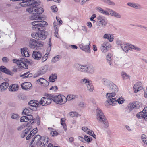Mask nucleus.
<instances>
[{"mask_svg":"<svg viewBox=\"0 0 147 147\" xmlns=\"http://www.w3.org/2000/svg\"><path fill=\"white\" fill-rule=\"evenodd\" d=\"M20 4L21 6L23 7L29 6H31L30 8H28L26 9L27 12L33 14L30 18L31 20L41 19V17L39 16V15L43 12L44 10L41 7H36L40 5V2H37L34 0H31L26 1H22Z\"/></svg>","mask_w":147,"mask_h":147,"instance_id":"nucleus-1","label":"nucleus"},{"mask_svg":"<svg viewBox=\"0 0 147 147\" xmlns=\"http://www.w3.org/2000/svg\"><path fill=\"white\" fill-rule=\"evenodd\" d=\"M41 17V19L36 20L37 21H34L31 22L32 28L33 30L40 31V28L45 27L47 26L48 23L46 21L40 20H42V18Z\"/></svg>","mask_w":147,"mask_h":147,"instance_id":"nucleus-2","label":"nucleus"},{"mask_svg":"<svg viewBox=\"0 0 147 147\" xmlns=\"http://www.w3.org/2000/svg\"><path fill=\"white\" fill-rule=\"evenodd\" d=\"M49 97L57 104H63L66 102V98L63 95L54 96L52 94H49Z\"/></svg>","mask_w":147,"mask_h":147,"instance_id":"nucleus-3","label":"nucleus"},{"mask_svg":"<svg viewBox=\"0 0 147 147\" xmlns=\"http://www.w3.org/2000/svg\"><path fill=\"white\" fill-rule=\"evenodd\" d=\"M13 62L16 63L17 65H19L20 67L24 68L27 69L28 65L30 64L31 62L28 60L24 58H21L19 60L14 59Z\"/></svg>","mask_w":147,"mask_h":147,"instance_id":"nucleus-4","label":"nucleus"},{"mask_svg":"<svg viewBox=\"0 0 147 147\" xmlns=\"http://www.w3.org/2000/svg\"><path fill=\"white\" fill-rule=\"evenodd\" d=\"M96 20V25L99 27H104L108 23L107 20L105 16L102 15L98 16Z\"/></svg>","mask_w":147,"mask_h":147,"instance_id":"nucleus-5","label":"nucleus"},{"mask_svg":"<svg viewBox=\"0 0 147 147\" xmlns=\"http://www.w3.org/2000/svg\"><path fill=\"white\" fill-rule=\"evenodd\" d=\"M47 32L45 30L41 31L38 32L33 33L31 36L34 38L39 40H44L46 38Z\"/></svg>","mask_w":147,"mask_h":147,"instance_id":"nucleus-6","label":"nucleus"},{"mask_svg":"<svg viewBox=\"0 0 147 147\" xmlns=\"http://www.w3.org/2000/svg\"><path fill=\"white\" fill-rule=\"evenodd\" d=\"M116 95L114 93H107L106 95V98L107 99L106 102L111 105H115V103L117 101L116 98L114 97Z\"/></svg>","mask_w":147,"mask_h":147,"instance_id":"nucleus-7","label":"nucleus"},{"mask_svg":"<svg viewBox=\"0 0 147 147\" xmlns=\"http://www.w3.org/2000/svg\"><path fill=\"white\" fill-rule=\"evenodd\" d=\"M43 43L36 41L33 39H30L29 42V45L31 48H35L38 47H42L43 46Z\"/></svg>","mask_w":147,"mask_h":147,"instance_id":"nucleus-8","label":"nucleus"},{"mask_svg":"<svg viewBox=\"0 0 147 147\" xmlns=\"http://www.w3.org/2000/svg\"><path fill=\"white\" fill-rule=\"evenodd\" d=\"M49 94H47V97H43L39 101L40 106H46L50 104L51 102V98L49 97Z\"/></svg>","mask_w":147,"mask_h":147,"instance_id":"nucleus-9","label":"nucleus"},{"mask_svg":"<svg viewBox=\"0 0 147 147\" xmlns=\"http://www.w3.org/2000/svg\"><path fill=\"white\" fill-rule=\"evenodd\" d=\"M96 119L99 122L103 121L106 118L101 110L99 108H97L96 110Z\"/></svg>","mask_w":147,"mask_h":147,"instance_id":"nucleus-10","label":"nucleus"},{"mask_svg":"<svg viewBox=\"0 0 147 147\" xmlns=\"http://www.w3.org/2000/svg\"><path fill=\"white\" fill-rule=\"evenodd\" d=\"M90 45V42L88 41L87 45L81 44L80 45L79 47L81 49L87 53H90V48L89 45Z\"/></svg>","mask_w":147,"mask_h":147,"instance_id":"nucleus-11","label":"nucleus"},{"mask_svg":"<svg viewBox=\"0 0 147 147\" xmlns=\"http://www.w3.org/2000/svg\"><path fill=\"white\" fill-rule=\"evenodd\" d=\"M111 45L108 42H105L101 45V49L102 52L105 53L111 47Z\"/></svg>","mask_w":147,"mask_h":147,"instance_id":"nucleus-12","label":"nucleus"},{"mask_svg":"<svg viewBox=\"0 0 147 147\" xmlns=\"http://www.w3.org/2000/svg\"><path fill=\"white\" fill-rule=\"evenodd\" d=\"M127 5L128 6L138 10H141L142 8L140 4L135 2H128L127 3Z\"/></svg>","mask_w":147,"mask_h":147,"instance_id":"nucleus-13","label":"nucleus"},{"mask_svg":"<svg viewBox=\"0 0 147 147\" xmlns=\"http://www.w3.org/2000/svg\"><path fill=\"white\" fill-rule=\"evenodd\" d=\"M9 85V83L7 82H5L2 83L0 85V92H5L7 90Z\"/></svg>","mask_w":147,"mask_h":147,"instance_id":"nucleus-14","label":"nucleus"},{"mask_svg":"<svg viewBox=\"0 0 147 147\" xmlns=\"http://www.w3.org/2000/svg\"><path fill=\"white\" fill-rule=\"evenodd\" d=\"M86 65H81L79 64L76 63L74 65V67L77 70L82 72H85Z\"/></svg>","mask_w":147,"mask_h":147,"instance_id":"nucleus-15","label":"nucleus"},{"mask_svg":"<svg viewBox=\"0 0 147 147\" xmlns=\"http://www.w3.org/2000/svg\"><path fill=\"white\" fill-rule=\"evenodd\" d=\"M142 83L141 82H138L134 85V92L135 93L138 92L139 90H142L143 88L142 86Z\"/></svg>","mask_w":147,"mask_h":147,"instance_id":"nucleus-16","label":"nucleus"},{"mask_svg":"<svg viewBox=\"0 0 147 147\" xmlns=\"http://www.w3.org/2000/svg\"><path fill=\"white\" fill-rule=\"evenodd\" d=\"M42 56L41 53L39 51H33L32 57L36 60H40Z\"/></svg>","mask_w":147,"mask_h":147,"instance_id":"nucleus-17","label":"nucleus"},{"mask_svg":"<svg viewBox=\"0 0 147 147\" xmlns=\"http://www.w3.org/2000/svg\"><path fill=\"white\" fill-rule=\"evenodd\" d=\"M109 87V89L111 91L110 92L115 93L116 94L118 91V88L116 85L113 83H111V84Z\"/></svg>","mask_w":147,"mask_h":147,"instance_id":"nucleus-18","label":"nucleus"},{"mask_svg":"<svg viewBox=\"0 0 147 147\" xmlns=\"http://www.w3.org/2000/svg\"><path fill=\"white\" fill-rule=\"evenodd\" d=\"M32 85L30 82H26L23 83L21 84V87L22 89L25 90H29L32 88Z\"/></svg>","mask_w":147,"mask_h":147,"instance_id":"nucleus-19","label":"nucleus"},{"mask_svg":"<svg viewBox=\"0 0 147 147\" xmlns=\"http://www.w3.org/2000/svg\"><path fill=\"white\" fill-rule=\"evenodd\" d=\"M36 82L39 84H41L44 86H47L49 84V82L43 78H40L38 79Z\"/></svg>","mask_w":147,"mask_h":147,"instance_id":"nucleus-20","label":"nucleus"},{"mask_svg":"<svg viewBox=\"0 0 147 147\" xmlns=\"http://www.w3.org/2000/svg\"><path fill=\"white\" fill-rule=\"evenodd\" d=\"M137 117L139 118H144L146 120H147V112L145 113L142 111V112L139 113L136 115Z\"/></svg>","mask_w":147,"mask_h":147,"instance_id":"nucleus-21","label":"nucleus"},{"mask_svg":"<svg viewBox=\"0 0 147 147\" xmlns=\"http://www.w3.org/2000/svg\"><path fill=\"white\" fill-rule=\"evenodd\" d=\"M121 47L123 51L127 53L129 50H130V44L128 43H122L121 44Z\"/></svg>","mask_w":147,"mask_h":147,"instance_id":"nucleus-22","label":"nucleus"},{"mask_svg":"<svg viewBox=\"0 0 147 147\" xmlns=\"http://www.w3.org/2000/svg\"><path fill=\"white\" fill-rule=\"evenodd\" d=\"M106 59L107 62L111 65L112 64V60L113 59L112 53H108L106 57Z\"/></svg>","mask_w":147,"mask_h":147,"instance_id":"nucleus-23","label":"nucleus"},{"mask_svg":"<svg viewBox=\"0 0 147 147\" xmlns=\"http://www.w3.org/2000/svg\"><path fill=\"white\" fill-rule=\"evenodd\" d=\"M0 70L2 72L6 74L11 76L13 75V74L10 71L7 69L4 66H2L0 67Z\"/></svg>","mask_w":147,"mask_h":147,"instance_id":"nucleus-24","label":"nucleus"},{"mask_svg":"<svg viewBox=\"0 0 147 147\" xmlns=\"http://www.w3.org/2000/svg\"><path fill=\"white\" fill-rule=\"evenodd\" d=\"M110 15L117 18L120 19L121 18V14L113 10H110Z\"/></svg>","mask_w":147,"mask_h":147,"instance_id":"nucleus-25","label":"nucleus"},{"mask_svg":"<svg viewBox=\"0 0 147 147\" xmlns=\"http://www.w3.org/2000/svg\"><path fill=\"white\" fill-rule=\"evenodd\" d=\"M19 86L17 84H13L10 85L9 88V91L14 92L18 90Z\"/></svg>","mask_w":147,"mask_h":147,"instance_id":"nucleus-26","label":"nucleus"},{"mask_svg":"<svg viewBox=\"0 0 147 147\" xmlns=\"http://www.w3.org/2000/svg\"><path fill=\"white\" fill-rule=\"evenodd\" d=\"M85 73L89 74H92L94 72V68L92 66H89L86 65Z\"/></svg>","mask_w":147,"mask_h":147,"instance_id":"nucleus-27","label":"nucleus"},{"mask_svg":"<svg viewBox=\"0 0 147 147\" xmlns=\"http://www.w3.org/2000/svg\"><path fill=\"white\" fill-rule=\"evenodd\" d=\"M21 53L22 55L25 57H28L30 55L28 52V49L26 48H23L21 49Z\"/></svg>","mask_w":147,"mask_h":147,"instance_id":"nucleus-28","label":"nucleus"},{"mask_svg":"<svg viewBox=\"0 0 147 147\" xmlns=\"http://www.w3.org/2000/svg\"><path fill=\"white\" fill-rule=\"evenodd\" d=\"M48 131L50 132V135L52 137H55L59 134L58 133L52 128L48 127Z\"/></svg>","mask_w":147,"mask_h":147,"instance_id":"nucleus-29","label":"nucleus"},{"mask_svg":"<svg viewBox=\"0 0 147 147\" xmlns=\"http://www.w3.org/2000/svg\"><path fill=\"white\" fill-rule=\"evenodd\" d=\"M28 104L30 106L33 107H36L40 106L39 102L38 101L36 100H32L30 101Z\"/></svg>","mask_w":147,"mask_h":147,"instance_id":"nucleus-30","label":"nucleus"},{"mask_svg":"<svg viewBox=\"0 0 147 147\" xmlns=\"http://www.w3.org/2000/svg\"><path fill=\"white\" fill-rule=\"evenodd\" d=\"M42 137L39 135H37L35 136L33 138L32 142H34V143L36 144L38 142L40 141L41 140Z\"/></svg>","mask_w":147,"mask_h":147,"instance_id":"nucleus-31","label":"nucleus"},{"mask_svg":"<svg viewBox=\"0 0 147 147\" xmlns=\"http://www.w3.org/2000/svg\"><path fill=\"white\" fill-rule=\"evenodd\" d=\"M96 9L98 11L103 14L106 15H109V13L107 11H105L103 9L100 7H96Z\"/></svg>","mask_w":147,"mask_h":147,"instance_id":"nucleus-32","label":"nucleus"},{"mask_svg":"<svg viewBox=\"0 0 147 147\" xmlns=\"http://www.w3.org/2000/svg\"><path fill=\"white\" fill-rule=\"evenodd\" d=\"M61 58V55H57L55 56L52 59L51 62L52 63H56Z\"/></svg>","mask_w":147,"mask_h":147,"instance_id":"nucleus-33","label":"nucleus"},{"mask_svg":"<svg viewBox=\"0 0 147 147\" xmlns=\"http://www.w3.org/2000/svg\"><path fill=\"white\" fill-rule=\"evenodd\" d=\"M102 83L105 86H110L111 83L112 82L109 80L106 79H103L102 80Z\"/></svg>","mask_w":147,"mask_h":147,"instance_id":"nucleus-34","label":"nucleus"},{"mask_svg":"<svg viewBox=\"0 0 147 147\" xmlns=\"http://www.w3.org/2000/svg\"><path fill=\"white\" fill-rule=\"evenodd\" d=\"M78 96L76 95L73 94H69L67 96V98H66V102L67 100L69 101H71L72 100L75 99L77 98Z\"/></svg>","mask_w":147,"mask_h":147,"instance_id":"nucleus-35","label":"nucleus"},{"mask_svg":"<svg viewBox=\"0 0 147 147\" xmlns=\"http://www.w3.org/2000/svg\"><path fill=\"white\" fill-rule=\"evenodd\" d=\"M47 69V67L46 66H44L42 67L41 70L38 72V75H41L43 74L46 72Z\"/></svg>","mask_w":147,"mask_h":147,"instance_id":"nucleus-36","label":"nucleus"},{"mask_svg":"<svg viewBox=\"0 0 147 147\" xmlns=\"http://www.w3.org/2000/svg\"><path fill=\"white\" fill-rule=\"evenodd\" d=\"M103 38L107 39L110 42H112L113 40V37L111 36V34H105L103 36Z\"/></svg>","mask_w":147,"mask_h":147,"instance_id":"nucleus-37","label":"nucleus"},{"mask_svg":"<svg viewBox=\"0 0 147 147\" xmlns=\"http://www.w3.org/2000/svg\"><path fill=\"white\" fill-rule=\"evenodd\" d=\"M42 139L43 140L42 141L43 142V143L45 147L48 144L49 138L47 136H44L42 137Z\"/></svg>","mask_w":147,"mask_h":147,"instance_id":"nucleus-38","label":"nucleus"},{"mask_svg":"<svg viewBox=\"0 0 147 147\" xmlns=\"http://www.w3.org/2000/svg\"><path fill=\"white\" fill-rule=\"evenodd\" d=\"M79 115L76 111H71L70 112L68 115V116L71 117H78Z\"/></svg>","mask_w":147,"mask_h":147,"instance_id":"nucleus-39","label":"nucleus"},{"mask_svg":"<svg viewBox=\"0 0 147 147\" xmlns=\"http://www.w3.org/2000/svg\"><path fill=\"white\" fill-rule=\"evenodd\" d=\"M91 82L88 79L85 78L81 80L80 82L82 84H85L87 86L88 84L90 83Z\"/></svg>","mask_w":147,"mask_h":147,"instance_id":"nucleus-40","label":"nucleus"},{"mask_svg":"<svg viewBox=\"0 0 147 147\" xmlns=\"http://www.w3.org/2000/svg\"><path fill=\"white\" fill-rule=\"evenodd\" d=\"M102 2L107 4L109 5H110L112 6H114L115 5V3L113 1H112L110 0H100Z\"/></svg>","mask_w":147,"mask_h":147,"instance_id":"nucleus-41","label":"nucleus"},{"mask_svg":"<svg viewBox=\"0 0 147 147\" xmlns=\"http://www.w3.org/2000/svg\"><path fill=\"white\" fill-rule=\"evenodd\" d=\"M88 90L90 92H92L94 90V87L91 82L86 86Z\"/></svg>","mask_w":147,"mask_h":147,"instance_id":"nucleus-42","label":"nucleus"},{"mask_svg":"<svg viewBox=\"0 0 147 147\" xmlns=\"http://www.w3.org/2000/svg\"><path fill=\"white\" fill-rule=\"evenodd\" d=\"M122 77L123 80L129 79L130 78V76L125 72L122 73Z\"/></svg>","mask_w":147,"mask_h":147,"instance_id":"nucleus-43","label":"nucleus"},{"mask_svg":"<svg viewBox=\"0 0 147 147\" xmlns=\"http://www.w3.org/2000/svg\"><path fill=\"white\" fill-rule=\"evenodd\" d=\"M57 76L56 74H52L49 77V81L53 82L55 81V80L57 79Z\"/></svg>","mask_w":147,"mask_h":147,"instance_id":"nucleus-44","label":"nucleus"},{"mask_svg":"<svg viewBox=\"0 0 147 147\" xmlns=\"http://www.w3.org/2000/svg\"><path fill=\"white\" fill-rule=\"evenodd\" d=\"M130 50H132L133 49L136 51H140L141 50L140 48L131 44H130Z\"/></svg>","mask_w":147,"mask_h":147,"instance_id":"nucleus-45","label":"nucleus"},{"mask_svg":"<svg viewBox=\"0 0 147 147\" xmlns=\"http://www.w3.org/2000/svg\"><path fill=\"white\" fill-rule=\"evenodd\" d=\"M128 107L130 111L132 110L134 108H135L134 102L130 103L128 105Z\"/></svg>","mask_w":147,"mask_h":147,"instance_id":"nucleus-46","label":"nucleus"},{"mask_svg":"<svg viewBox=\"0 0 147 147\" xmlns=\"http://www.w3.org/2000/svg\"><path fill=\"white\" fill-rule=\"evenodd\" d=\"M125 101V100L124 98L122 97H121L118 98L116 102H117L119 104H122Z\"/></svg>","mask_w":147,"mask_h":147,"instance_id":"nucleus-47","label":"nucleus"},{"mask_svg":"<svg viewBox=\"0 0 147 147\" xmlns=\"http://www.w3.org/2000/svg\"><path fill=\"white\" fill-rule=\"evenodd\" d=\"M141 138L143 142L146 144H147V139L146 138V135L144 134L142 135Z\"/></svg>","mask_w":147,"mask_h":147,"instance_id":"nucleus-48","label":"nucleus"},{"mask_svg":"<svg viewBox=\"0 0 147 147\" xmlns=\"http://www.w3.org/2000/svg\"><path fill=\"white\" fill-rule=\"evenodd\" d=\"M30 129H26L24 131L22 134H21V137L22 138H24L26 135L27 131H30Z\"/></svg>","mask_w":147,"mask_h":147,"instance_id":"nucleus-49","label":"nucleus"},{"mask_svg":"<svg viewBox=\"0 0 147 147\" xmlns=\"http://www.w3.org/2000/svg\"><path fill=\"white\" fill-rule=\"evenodd\" d=\"M28 72L21 76H24V78H26L27 77H31L32 76V74L31 73L28 74Z\"/></svg>","mask_w":147,"mask_h":147,"instance_id":"nucleus-50","label":"nucleus"},{"mask_svg":"<svg viewBox=\"0 0 147 147\" xmlns=\"http://www.w3.org/2000/svg\"><path fill=\"white\" fill-rule=\"evenodd\" d=\"M92 140V138H90L88 136L85 135L84 136V142L86 141L88 142H90Z\"/></svg>","mask_w":147,"mask_h":147,"instance_id":"nucleus-51","label":"nucleus"},{"mask_svg":"<svg viewBox=\"0 0 147 147\" xmlns=\"http://www.w3.org/2000/svg\"><path fill=\"white\" fill-rule=\"evenodd\" d=\"M90 0H78V2L81 5H84Z\"/></svg>","mask_w":147,"mask_h":147,"instance_id":"nucleus-52","label":"nucleus"},{"mask_svg":"<svg viewBox=\"0 0 147 147\" xmlns=\"http://www.w3.org/2000/svg\"><path fill=\"white\" fill-rule=\"evenodd\" d=\"M27 117L28 121L31 120V121H30V123H31V124H32V123L34 122V121H32V120H34L33 116L32 115H27Z\"/></svg>","mask_w":147,"mask_h":147,"instance_id":"nucleus-53","label":"nucleus"},{"mask_svg":"<svg viewBox=\"0 0 147 147\" xmlns=\"http://www.w3.org/2000/svg\"><path fill=\"white\" fill-rule=\"evenodd\" d=\"M135 108L138 109L142 107V105L140 103L138 102H134Z\"/></svg>","mask_w":147,"mask_h":147,"instance_id":"nucleus-54","label":"nucleus"},{"mask_svg":"<svg viewBox=\"0 0 147 147\" xmlns=\"http://www.w3.org/2000/svg\"><path fill=\"white\" fill-rule=\"evenodd\" d=\"M38 143H37V142L36 144L38 147H44L42 141H41L40 140V141L38 142Z\"/></svg>","mask_w":147,"mask_h":147,"instance_id":"nucleus-55","label":"nucleus"},{"mask_svg":"<svg viewBox=\"0 0 147 147\" xmlns=\"http://www.w3.org/2000/svg\"><path fill=\"white\" fill-rule=\"evenodd\" d=\"M49 54V53H47L42 57V60L43 62L45 61L47 59Z\"/></svg>","mask_w":147,"mask_h":147,"instance_id":"nucleus-56","label":"nucleus"},{"mask_svg":"<svg viewBox=\"0 0 147 147\" xmlns=\"http://www.w3.org/2000/svg\"><path fill=\"white\" fill-rule=\"evenodd\" d=\"M101 123H103L104 127L105 128H107L108 127L109 125L106 119H105V120H104L103 121H102Z\"/></svg>","mask_w":147,"mask_h":147,"instance_id":"nucleus-57","label":"nucleus"},{"mask_svg":"<svg viewBox=\"0 0 147 147\" xmlns=\"http://www.w3.org/2000/svg\"><path fill=\"white\" fill-rule=\"evenodd\" d=\"M11 117L12 119H19V117L18 115L13 113L11 115Z\"/></svg>","mask_w":147,"mask_h":147,"instance_id":"nucleus-58","label":"nucleus"},{"mask_svg":"<svg viewBox=\"0 0 147 147\" xmlns=\"http://www.w3.org/2000/svg\"><path fill=\"white\" fill-rule=\"evenodd\" d=\"M81 30L86 33L87 32L88 30L86 27L85 26H82L81 27Z\"/></svg>","mask_w":147,"mask_h":147,"instance_id":"nucleus-59","label":"nucleus"},{"mask_svg":"<svg viewBox=\"0 0 147 147\" xmlns=\"http://www.w3.org/2000/svg\"><path fill=\"white\" fill-rule=\"evenodd\" d=\"M51 8L53 12H55L57 11V8L55 5L51 7Z\"/></svg>","mask_w":147,"mask_h":147,"instance_id":"nucleus-60","label":"nucleus"},{"mask_svg":"<svg viewBox=\"0 0 147 147\" xmlns=\"http://www.w3.org/2000/svg\"><path fill=\"white\" fill-rule=\"evenodd\" d=\"M50 90H52L54 91H56L58 89V87L56 86H52L50 89Z\"/></svg>","mask_w":147,"mask_h":147,"instance_id":"nucleus-61","label":"nucleus"},{"mask_svg":"<svg viewBox=\"0 0 147 147\" xmlns=\"http://www.w3.org/2000/svg\"><path fill=\"white\" fill-rule=\"evenodd\" d=\"M25 127L24 125H22L18 127L17 128V129L18 131H20L24 129Z\"/></svg>","mask_w":147,"mask_h":147,"instance_id":"nucleus-62","label":"nucleus"},{"mask_svg":"<svg viewBox=\"0 0 147 147\" xmlns=\"http://www.w3.org/2000/svg\"><path fill=\"white\" fill-rule=\"evenodd\" d=\"M53 26L54 29H58V24L56 21H54L53 24Z\"/></svg>","mask_w":147,"mask_h":147,"instance_id":"nucleus-63","label":"nucleus"},{"mask_svg":"<svg viewBox=\"0 0 147 147\" xmlns=\"http://www.w3.org/2000/svg\"><path fill=\"white\" fill-rule=\"evenodd\" d=\"M3 62L4 63H7L8 62L9 60L7 57H4L2 58Z\"/></svg>","mask_w":147,"mask_h":147,"instance_id":"nucleus-64","label":"nucleus"}]
</instances>
